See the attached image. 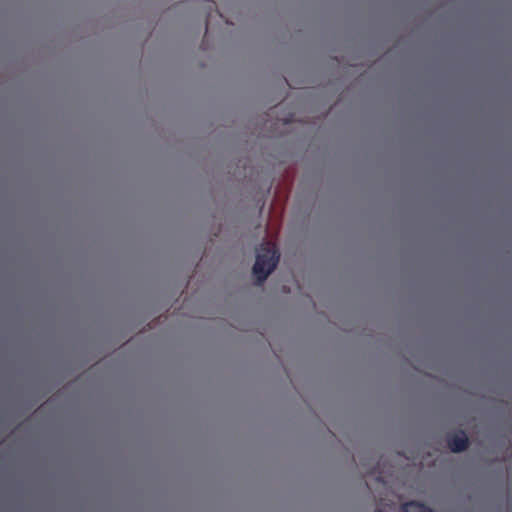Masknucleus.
I'll list each match as a JSON object with an SVG mask.
<instances>
[{"mask_svg": "<svg viewBox=\"0 0 512 512\" xmlns=\"http://www.w3.org/2000/svg\"><path fill=\"white\" fill-rule=\"evenodd\" d=\"M403 512H434L431 508L428 506L417 502V501H411L406 503L403 506Z\"/></svg>", "mask_w": 512, "mask_h": 512, "instance_id": "nucleus-3", "label": "nucleus"}, {"mask_svg": "<svg viewBox=\"0 0 512 512\" xmlns=\"http://www.w3.org/2000/svg\"><path fill=\"white\" fill-rule=\"evenodd\" d=\"M205 30H206V31L208 30V23H207V22H206Z\"/></svg>", "mask_w": 512, "mask_h": 512, "instance_id": "nucleus-5", "label": "nucleus"}, {"mask_svg": "<svg viewBox=\"0 0 512 512\" xmlns=\"http://www.w3.org/2000/svg\"><path fill=\"white\" fill-rule=\"evenodd\" d=\"M450 450L454 453L465 451L469 446V438L465 431L460 430L448 436L447 439Z\"/></svg>", "mask_w": 512, "mask_h": 512, "instance_id": "nucleus-2", "label": "nucleus"}, {"mask_svg": "<svg viewBox=\"0 0 512 512\" xmlns=\"http://www.w3.org/2000/svg\"><path fill=\"white\" fill-rule=\"evenodd\" d=\"M209 6H210V8H211L212 6H215V2H211Z\"/></svg>", "mask_w": 512, "mask_h": 512, "instance_id": "nucleus-4", "label": "nucleus"}, {"mask_svg": "<svg viewBox=\"0 0 512 512\" xmlns=\"http://www.w3.org/2000/svg\"><path fill=\"white\" fill-rule=\"evenodd\" d=\"M279 261L278 251L269 242L263 244L256 254V261L253 266V274L261 284L269 274L276 268Z\"/></svg>", "mask_w": 512, "mask_h": 512, "instance_id": "nucleus-1", "label": "nucleus"}]
</instances>
